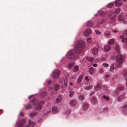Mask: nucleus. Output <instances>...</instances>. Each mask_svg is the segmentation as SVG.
Wrapping results in <instances>:
<instances>
[{
	"mask_svg": "<svg viewBox=\"0 0 127 127\" xmlns=\"http://www.w3.org/2000/svg\"><path fill=\"white\" fill-rule=\"evenodd\" d=\"M19 114L20 115L22 116H23L24 115V113L22 112H20Z\"/></svg>",
	"mask_w": 127,
	"mask_h": 127,
	"instance_id": "nucleus-45",
	"label": "nucleus"
},
{
	"mask_svg": "<svg viewBox=\"0 0 127 127\" xmlns=\"http://www.w3.org/2000/svg\"><path fill=\"white\" fill-rule=\"evenodd\" d=\"M44 102L42 101H41L38 103L35 108V110H39L41 109L42 108V105L44 104Z\"/></svg>",
	"mask_w": 127,
	"mask_h": 127,
	"instance_id": "nucleus-5",
	"label": "nucleus"
},
{
	"mask_svg": "<svg viewBox=\"0 0 127 127\" xmlns=\"http://www.w3.org/2000/svg\"><path fill=\"white\" fill-rule=\"evenodd\" d=\"M58 111V109L56 107H53L52 108V111L53 113L57 112Z\"/></svg>",
	"mask_w": 127,
	"mask_h": 127,
	"instance_id": "nucleus-16",
	"label": "nucleus"
},
{
	"mask_svg": "<svg viewBox=\"0 0 127 127\" xmlns=\"http://www.w3.org/2000/svg\"><path fill=\"white\" fill-rule=\"evenodd\" d=\"M3 110H0V113H2L3 112Z\"/></svg>",
	"mask_w": 127,
	"mask_h": 127,
	"instance_id": "nucleus-58",
	"label": "nucleus"
},
{
	"mask_svg": "<svg viewBox=\"0 0 127 127\" xmlns=\"http://www.w3.org/2000/svg\"><path fill=\"white\" fill-rule=\"evenodd\" d=\"M61 73L60 71L57 69L55 70L52 72V75L53 78L55 79L58 78Z\"/></svg>",
	"mask_w": 127,
	"mask_h": 127,
	"instance_id": "nucleus-3",
	"label": "nucleus"
},
{
	"mask_svg": "<svg viewBox=\"0 0 127 127\" xmlns=\"http://www.w3.org/2000/svg\"><path fill=\"white\" fill-rule=\"evenodd\" d=\"M125 78H127V70H125L123 74Z\"/></svg>",
	"mask_w": 127,
	"mask_h": 127,
	"instance_id": "nucleus-34",
	"label": "nucleus"
},
{
	"mask_svg": "<svg viewBox=\"0 0 127 127\" xmlns=\"http://www.w3.org/2000/svg\"><path fill=\"white\" fill-rule=\"evenodd\" d=\"M112 32L114 33H116L117 32V30H112Z\"/></svg>",
	"mask_w": 127,
	"mask_h": 127,
	"instance_id": "nucleus-52",
	"label": "nucleus"
},
{
	"mask_svg": "<svg viewBox=\"0 0 127 127\" xmlns=\"http://www.w3.org/2000/svg\"><path fill=\"white\" fill-rule=\"evenodd\" d=\"M92 41V39L91 38H89L87 39V41L88 43H90Z\"/></svg>",
	"mask_w": 127,
	"mask_h": 127,
	"instance_id": "nucleus-39",
	"label": "nucleus"
},
{
	"mask_svg": "<svg viewBox=\"0 0 127 127\" xmlns=\"http://www.w3.org/2000/svg\"><path fill=\"white\" fill-rule=\"evenodd\" d=\"M46 94V91H44L42 92L41 94V96L42 97H43L45 96Z\"/></svg>",
	"mask_w": 127,
	"mask_h": 127,
	"instance_id": "nucleus-33",
	"label": "nucleus"
},
{
	"mask_svg": "<svg viewBox=\"0 0 127 127\" xmlns=\"http://www.w3.org/2000/svg\"><path fill=\"white\" fill-rule=\"evenodd\" d=\"M50 111H51V110H50L49 111H47L45 113L46 114H47V113H49L50 112Z\"/></svg>",
	"mask_w": 127,
	"mask_h": 127,
	"instance_id": "nucleus-55",
	"label": "nucleus"
},
{
	"mask_svg": "<svg viewBox=\"0 0 127 127\" xmlns=\"http://www.w3.org/2000/svg\"><path fill=\"white\" fill-rule=\"evenodd\" d=\"M87 59L90 62H92L94 60V58L92 57H87Z\"/></svg>",
	"mask_w": 127,
	"mask_h": 127,
	"instance_id": "nucleus-27",
	"label": "nucleus"
},
{
	"mask_svg": "<svg viewBox=\"0 0 127 127\" xmlns=\"http://www.w3.org/2000/svg\"><path fill=\"white\" fill-rule=\"evenodd\" d=\"M118 19L119 21H123L124 17L123 16L121 15H119L118 16Z\"/></svg>",
	"mask_w": 127,
	"mask_h": 127,
	"instance_id": "nucleus-18",
	"label": "nucleus"
},
{
	"mask_svg": "<svg viewBox=\"0 0 127 127\" xmlns=\"http://www.w3.org/2000/svg\"><path fill=\"white\" fill-rule=\"evenodd\" d=\"M95 92H92L91 94H90V95H92L94 93H95Z\"/></svg>",
	"mask_w": 127,
	"mask_h": 127,
	"instance_id": "nucleus-59",
	"label": "nucleus"
},
{
	"mask_svg": "<svg viewBox=\"0 0 127 127\" xmlns=\"http://www.w3.org/2000/svg\"><path fill=\"white\" fill-rule=\"evenodd\" d=\"M24 106L25 107V109L26 110H28L31 108L32 106L31 104H29L27 105H24Z\"/></svg>",
	"mask_w": 127,
	"mask_h": 127,
	"instance_id": "nucleus-21",
	"label": "nucleus"
},
{
	"mask_svg": "<svg viewBox=\"0 0 127 127\" xmlns=\"http://www.w3.org/2000/svg\"><path fill=\"white\" fill-rule=\"evenodd\" d=\"M123 1L126 2L127 1V0H122Z\"/></svg>",
	"mask_w": 127,
	"mask_h": 127,
	"instance_id": "nucleus-63",
	"label": "nucleus"
},
{
	"mask_svg": "<svg viewBox=\"0 0 127 127\" xmlns=\"http://www.w3.org/2000/svg\"><path fill=\"white\" fill-rule=\"evenodd\" d=\"M110 49V46L108 45H106L104 47V49L105 52H107Z\"/></svg>",
	"mask_w": 127,
	"mask_h": 127,
	"instance_id": "nucleus-13",
	"label": "nucleus"
},
{
	"mask_svg": "<svg viewBox=\"0 0 127 127\" xmlns=\"http://www.w3.org/2000/svg\"><path fill=\"white\" fill-rule=\"evenodd\" d=\"M25 122V121L24 119H22L20 120L19 123H17V125L18 127H24V124Z\"/></svg>",
	"mask_w": 127,
	"mask_h": 127,
	"instance_id": "nucleus-6",
	"label": "nucleus"
},
{
	"mask_svg": "<svg viewBox=\"0 0 127 127\" xmlns=\"http://www.w3.org/2000/svg\"><path fill=\"white\" fill-rule=\"evenodd\" d=\"M37 114V113L36 112H32L30 113V116L31 117H32L36 116Z\"/></svg>",
	"mask_w": 127,
	"mask_h": 127,
	"instance_id": "nucleus-25",
	"label": "nucleus"
},
{
	"mask_svg": "<svg viewBox=\"0 0 127 127\" xmlns=\"http://www.w3.org/2000/svg\"><path fill=\"white\" fill-rule=\"evenodd\" d=\"M95 32L97 34H100L101 33L98 30H95Z\"/></svg>",
	"mask_w": 127,
	"mask_h": 127,
	"instance_id": "nucleus-43",
	"label": "nucleus"
},
{
	"mask_svg": "<svg viewBox=\"0 0 127 127\" xmlns=\"http://www.w3.org/2000/svg\"><path fill=\"white\" fill-rule=\"evenodd\" d=\"M120 8H119L116 9L115 11V13L116 14H118L120 11Z\"/></svg>",
	"mask_w": 127,
	"mask_h": 127,
	"instance_id": "nucleus-30",
	"label": "nucleus"
},
{
	"mask_svg": "<svg viewBox=\"0 0 127 127\" xmlns=\"http://www.w3.org/2000/svg\"><path fill=\"white\" fill-rule=\"evenodd\" d=\"M88 108V105L87 103H85L84 104L83 108L84 110H86Z\"/></svg>",
	"mask_w": 127,
	"mask_h": 127,
	"instance_id": "nucleus-20",
	"label": "nucleus"
},
{
	"mask_svg": "<svg viewBox=\"0 0 127 127\" xmlns=\"http://www.w3.org/2000/svg\"><path fill=\"white\" fill-rule=\"evenodd\" d=\"M115 49L116 51L119 52L120 50V47L118 45H116L115 47Z\"/></svg>",
	"mask_w": 127,
	"mask_h": 127,
	"instance_id": "nucleus-29",
	"label": "nucleus"
},
{
	"mask_svg": "<svg viewBox=\"0 0 127 127\" xmlns=\"http://www.w3.org/2000/svg\"><path fill=\"white\" fill-rule=\"evenodd\" d=\"M115 4L116 6H120L122 4V2L121 0H116L115 1Z\"/></svg>",
	"mask_w": 127,
	"mask_h": 127,
	"instance_id": "nucleus-7",
	"label": "nucleus"
},
{
	"mask_svg": "<svg viewBox=\"0 0 127 127\" xmlns=\"http://www.w3.org/2000/svg\"><path fill=\"white\" fill-rule=\"evenodd\" d=\"M120 38L122 39V41L123 42H124L126 41L127 40V39L126 38H123V36L122 35H121L120 36Z\"/></svg>",
	"mask_w": 127,
	"mask_h": 127,
	"instance_id": "nucleus-31",
	"label": "nucleus"
},
{
	"mask_svg": "<svg viewBox=\"0 0 127 127\" xmlns=\"http://www.w3.org/2000/svg\"><path fill=\"white\" fill-rule=\"evenodd\" d=\"M92 33V30L90 29H87L84 32V35L86 36H88Z\"/></svg>",
	"mask_w": 127,
	"mask_h": 127,
	"instance_id": "nucleus-4",
	"label": "nucleus"
},
{
	"mask_svg": "<svg viewBox=\"0 0 127 127\" xmlns=\"http://www.w3.org/2000/svg\"><path fill=\"white\" fill-rule=\"evenodd\" d=\"M92 88V86L91 85H90L85 87V89L87 90L90 89Z\"/></svg>",
	"mask_w": 127,
	"mask_h": 127,
	"instance_id": "nucleus-28",
	"label": "nucleus"
},
{
	"mask_svg": "<svg viewBox=\"0 0 127 127\" xmlns=\"http://www.w3.org/2000/svg\"><path fill=\"white\" fill-rule=\"evenodd\" d=\"M103 10L101 9L98 11V13L95 15V16L97 17L98 15H103Z\"/></svg>",
	"mask_w": 127,
	"mask_h": 127,
	"instance_id": "nucleus-9",
	"label": "nucleus"
},
{
	"mask_svg": "<svg viewBox=\"0 0 127 127\" xmlns=\"http://www.w3.org/2000/svg\"><path fill=\"white\" fill-rule=\"evenodd\" d=\"M124 57L120 54L118 55L116 58V61L119 67L121 66L122 63L124 61Z\"/></svg>",
	"mask_w": 127,
	"mask_h": 127,
	"instance_id": "nucleus-2",
	"label": "nucleus"
},
{
	"mask_svg": "<svg viewBox=\"0 0 127 127\" xmlns=\"http://www.w3.org/2000/svg\"><path fill=\"white\" fill-rule=\"evenodd\" d=\"M32 103L33 105H35L38 103V102L37 100L35 99H34L30 101Z\"/></svg>",
	"mask_w": 127,
	"mask_h": 127,
	"instance_id": "nucleus-15",
	"label": "nucleus"
},
{
	"mask_svg": "<svg viewBox=\"0 0 127 127\" xmlns=\"http://www.w3.org/2000/svg\"><path fill=\"white\" fill-rule=\"evenodd\" d=\"M101 88V85L98 84L94 87L95 90L98 91Z\"/></svg>",
	"mask_w": 127,
	"mask_h": 127,
	"instance_id": "nucleus-14",
	"label": "nucleus"
},
{
	"mask_svg": "<svg viewBox=\"0 0 127 127\" xmlns=\"http://www.w3.org/2000/svg\"><path fill=\"white\" fill-rule=\"evenodd\" d=\"M83 77V75H81L78 77V79H82Z\"/></svg>",
	"mask_w": 127,
	"mask_h": 127,
	"instance_id": "nucleus-46",
	"label": "nucleus"
},
{
	"mask_svg": "<svg viewBox=\"0 0 127 127\" xmlns=\"http://www.w3.org/2000/svg\"><path fill=\"white\" fill-rule=\"evenodd\" d=\"M115 68L114 67V65L113 64H112L110 66V70L111 71H113L114 69H115Z\"/></svg>",
	"mask_w": 127,
	"mask_h": 127,
	"instance_id": "nucleus-35",
	"label": "nucleus"
},
{
	"mask_svg": "<svg viewBox=\"0 0 127 127\" xmlns=\"http://www.w3.org/2000/svg\"><path fill=\"white\" fill-rule=\"evenodd\" d=\"M62 98L61 96H58L56 100V103H59L61 101Z\"/></svg>",
	"mask_w": 127,
	"mask_h": 127,
	"instance_id": "nucleus-17",
	"label": "nucleus"
},
{
	"mask_svg": "<svg viewBox=\"0 0 127 127\" xmlns=\"http://www.w3.org/2000/svg\"><path fill=\"white\" fill-rule=\"evenodd\" d=\"M74 93L73 91H71L70 92L69 96L70 97L72 96L74 94Z\"/></svg>",
	"mask_w": 127,
	"mask_h": 127,
	"instance_id": "nucleus-42",
	"label": "nucleus"
},
{
	"mask_svg": "<svg viewBox=\"0 0 127 127\" xmlns=\"http://www.w3.org/2000/svg\"><path fill=\"white\" fill-rule=\"evenodd\" d=\"M81 81V80H77V82L78 83H80Z\"/></svg>",
	"mask_w": 127,
	"mask_h": 127,
	"instance_id": "nucleus-60",
	"label": "nucleus"
},
{
	"mask_svg": "<svg viewBox=\"0 0 127 127\" xmlns=\"http://www.w3.org/2000/svg\"><path fill=\"white\" fill-rule=\"evenodd\" d=\"M118 89H120V90H122V89H123V87H121V88H119Z\"/></svg>",
	"mask_w": 127,
	"mask_h": 127,
	"instance_id": "nucleus-61",
	"label": "nucleus"
},
{
	"mask_svg": "<svg viewBox=\"0 0 127 127\" xmlns=\"http://www.w3.org/2000/svg\"><path fill=\"white\" fill-rule=\"evenodd\" d=\"M76 101L74 100H72L70 102V104L72 106H74L76 104Z\"/></svg>",
	"mask_w": 127,
	"mask_h": 127,
	"instance_id": "nucleus-19",
	"label": "nucleus"
},
{
	"mask_svg": "<svg viewBox=\"0 0 127 127\" xmlns=\"http://www.w3.org/2000/svg\"><path fill=\"white\" fill-rule=\"evenodd\" d=\"M91 101L92 103L93 104H95L97 102V101L96 98L95 97H93L92 98Z\"/></svg>",
	"mask_w": 127,
	"mask_h": 127,
	"instance_id": "nucleus-8",
	"label": "nucleus"
},
{
	"mask_svg": "<svg viewBox=\"0 0 127 127\" xmlns=\"http://www.w3.org/2000/svg\"><path fill=\"white\" fill-rule=\"evenodd\" d=\"M51 80L49 81L48 82V85H49L50 84V83H51Z\"/></svg>",
	"mask_w": 127,
	"mask_h": 127,
	"instance_id": "nucleus-54",
	"label": "nucleus"
},
{
	"mask_svg": "<svg viewBox=\"0 0 127 127\" xmlns=\"http://www.w3.org/2000/svg\"><path fill=\"white\" fill-rule=\"evenodd\" d=\"M33 96V95H31L28 97V99H30Z\"/></svg>",
	"mask_w": 127,
	"mask_h": 127,
	"instance_id": "nucleus-53",
	"label": "nucleus"
},
{
	"mask_svg": "<svg viewBox=\"0 0 127 127\" xmlns=\"http://www.w3.org/2000/svg\"><path fill=\"white\" fill-rule=\"evenodd\" d=\"M86 25L87 27H91L93 26V23L92 21H89L87 22Z\"/></svg>",
	"mask_w": 127,
	"mask_h": 127,
	"instance_id": "nucleus-12",
	"label": "nucleus"
},
{
	"mask_svg": "<svg viewBox=\"0 0 127 127\" xmlns=\"http://www.w3.org/2000/svg\"><path fill=\"white\" fill-rule=\"evenodd\" d=\"M84 96L82 95H81L80 96L79 98L81 100H83L84 99Z\"/></svg>",
	"mask_w": 127,
	"mask_h": 127,
	"instance_id": "nucleus-40",
	"label": "nucleus"
},
{
	"mask_svg": "<svg viewBox=\"0 0 127 127\" xmlns=\"http://www.w3.org/2000/svg\"><path fill=\"white\" fill-rule=\"evenodd\" d=\"M64 85L65 86H66L67 84V80H65L64 81Z\"/></svg>",
	"mask_w": 127,
	"mask_h": 127,
	"instance_id": "nucleus-44",
	"label": "nucleus"
},
{
	"mask_svg": "<svg viewBox=\"0 0 127 127\" xmlns=\"http://www.w3.org/2000/svg\"><path fill=\"white\" fill-rule=\"evenodd\" d=\"M84 43L82 40L78 41L75 47V50H70L67 53V57L68 58L73 59L75 56V52L79 53L82 51L83 48L84 47Z\"/></svg>",
	"mask_w": 127,
	"mask_h": 127,
	"instance_id": "nucleus-1",
	"label": "nucleus"
},
{
	"mask_svg": "<svg viewBox=\"0 0 127 127\" xmlns=\"http://www.w3.org/2000/svg\"><path fill=\"white\" fill-rule=\"evenodd\" d=\"M89 72L90 74H93L94 73V70L93 67H91L89 69Z\"/></svg>",
	"mask_w": 127,
	"mask_h": 127,
	"instance_id": "nucleus-23",
	"label": "nucleus"
},
{
	"mask_svg": "<svg viewBox=\"0 0 127 127\" xmlns=\"http://www.w3.org/2000/svg\"><path fill=\"white\" fill-rule=\"evenodd\" d=\"M107 89V88L106 86H104V90L105 91H106Z\"/></svg>",
	"mask_w": 127,
	"mask_h": 127,
	"instance_id": "nucleus-51",
	"label": "nucleus"
},
{
	"mask_svg": "<svg viewBox=\"0 0 127 127\" xmlns=\"http://www.w3.org/2000/svg\"><path fill=\"white\" fill-rule=\"evenodd\" d=\"M70 85H72V83H70Z\"/></svg>",
	"mask_w": 127,
	"mask_h": 127,
	"instance_id": "nucleus-64",
	"label": "nucleus"
},
{
	"mask_svg": "<svg viewBox=\"0 0 127 127\" xmlns=\"http://www.w3.org/2000/svg\"><path fill=\"white\" fill-rule=\"evenodd\" d=\"M79 69V67L77 66H76L74 68L73 71L74 72H77L78 70Z\"/></svg>",
	"mask_w": 127,
	"mask_h": 127,
	"instance_id": "nucleus-26",
	"label": "nucleus"
},
{
	"mask_svg": "<svg viewBox=\"0 0 127 127\" xmlns=\"http://www.w3.org/2000/svg\"><path fill=\"white\" fill-rule=\"evenodd\" d=\"M105 77L106 79H107L109 77V75L108 74H106Z\"/></svg>",
	"mask_w": 127,
	"mask_h": 127,
	"instance_id": "nucleus-48",
	"label": "nucleus"
},
{
	"mask_svg": "<svg viewBox=\"0 0 127 127\" xmlns=\"http://www.w3.org/2000/svg\"><path fill=\"white\" fill-rule=\"evenodd\" d=\"M74 65V63L73 62H72L70 63L68 66V67L69 68H70L72 67Z\"/></svg>",
	"mask_w": 127,
	"mask_h": 127,
	"instance_id": "nucleus-22",
	"label": "nucleus"
},
{
	"mask_svg": "<svg viewBox=\"0 0 127 127\" xmlns=\"http://www.w3.org/2000/svg\"><path fill=\"white\" fill-rule=\"evenodd\" d=\"M52 87H49L48 88V90L49 91H50L52 89Z\"/></svg>",
	"mask_w": 127,
	"mask_h": 127,
	"instance_id": "nucleus-57",
	"label": "nucleus"
},
{
	"mask_svg": "<svg viewBox=\"0 0 127 127\" xmlns=\"http://www.w3.org/2000/svg\"><path fill=\"white\" fill-rule=\"evenodd\" d=\"M93 66L95 67H96L97 66V64H93Z\"/></svg>",
	"mask_w": 127,
	"mask_h": 127,
	"instance_id": "nucleus-50",
	"label": "nucleus"
},
{
	"mask_svg": "<svg viewBox=\"0 0 127 127\" xmlns=\"http://www.w3.org/2000/svg\"><path fill=\"white\" fill-rule=\"evenodd\" d=\"M109 66L108 64L106 63H104V67H107Z\"/></svg>",
	"mask_w": 127,
	"mask_h": 127,
	"instance_id": "nucleus-41",
	"label": "nucleus"
},
{
	"mask_svg": "<svg viewBox=\"0 0 127 127\" xmlns=\"http://www.w3.org/2000/svg\"><path fill=\"white\" fill-rule=\"evenodd\" d=\"M92 52L93 55H95L98 52V49L96 48H94L92 50Z\"/></svg>",
	"mask_w": 127,
	"mask_h": 127,
	"instance_id": "nucleus-11",
	"label": "nucleus"
},
{
	"mask_svg": "<svg viewBox=\"0 0 127 127\" xmlns=\"http://www.w3.org/2000/svg\"><path fill=\"white\" fill-rule=\"evenodd\" d=\"M113 12H111L110 13L109 15V17H110L113 14Z\"/></svg>",
	"mask_w": 127,
	"mask_h": 127,
	"instance_id": "nucleus-49",
	"label": "nucleus"
},
{
	"mask_svg": "<svg viewBox=\"0 0 127 127\" xmlns=\"http://www.w3.org/2000/svg\"><path fill=\"white\" fill-rule=\"evenodd\" d=\"M59 87V86L57 84H56L54 86V89L56 90H58Z\"/></svg>",
	"mask_w": 127,
	"mask_h": 127,
	"instance_id": "nucleus-36",
	"label": "nucleus"
},
{
	"mask_svg": "<svg viewBox=\"0 0 127 127\" xmlns=\"http://www.w3.org/2000/svg\"><path fill=\"white\" fill-rule=\"evenodd\" d=\"M105 100L106 101L109 100V97L107 96L104 95V100Z\"/></svg>",
	"mask_w": 127,
	"mask_h": 127,
	"instance_id": "nucleus-37",
	"label": "nucleus"
},
{
	"mask_svg": "<svg viewBox=\"0 0 127 127\" xmlns=\"http://www.w3.org/2000/svg\"><path fill=\"white\" fill-rule=\"evenodd\" d=\"M114 39H111L108 41V43L109 44H111L114 43Z\"/></svg>",
	"mask_w": 127,
	"mask_h": 127,
	"instance_id": "nucleus-24",
	"label": "nucleus"
},
{
	"mask_svg": "<svg viewBox=\"0 0 127 127\" xmlns=\"http://www.w3.org/2000/svg\"><path fill=\"white\" fill-rule=\"evenodd\" d=\"M116 17V15H114L112 17L110 18V19L114 21Z\"/></svg>",
	"mask_w": 127,
	"mask_h": 127,
	"instance_id": "nucleus-38",
	"label": "nucleus"
},
{
	"mask_svg": "<svg viewBox=\"0 0 127 127\" xmlns=\"http://www.w3.org/2000/svg\"><path fill=\"white\" fill-rule=\"evenodd\" d=\"M114 4L112 3H111L109 4H108L107 5V7L108 8H110L112 7H113L114 6Z\"/></svg>",
	"mask_w": 127,
	"mask_h": 127,
	"instance_id": "nucleus-32",
	"label": "nucleus"
},
{
	"mask_svg": "<svg viewBox=\"0 0 127 127\" xmlns=\"http://www.w3.org/2000/svg\"><path fill=\"white\" fill-rule=\"evenodd\" d=\"M89 79V77L88 76H86L85 77V79L86 80V79Z\"/></svg>",
	"mask_w": 127,
	"mask_h": 127,
	"instance_id": "nucleus-56",
	"label": "nucleus"
},
{
	"mask_svg": "<svg viewBox=\"0 0 127 127\" xmlns=\"http://www.w3.org/2000/svg\"><path fill=\"white\" fill-rule=\"evenodd\" d=\"M35 124V123L33 122H32V123L31 126H32L31 127H34L33 126Z\"/></svg>",
	"mask_w": 127,
	"mask_h": 127,
	"instance_id": "nucleus-47",
	"label": "nucleus"
},
{
	"mask_svg": "<svg viewBox=\"0 0 127 127\" xmlns=\"http://www.w3.org/2000/svg\"><path fill=\"white\" fill-rule=\"evenodd\" d=\"M106 110H107L108 109L107 108H105L104 109V110H106Z\"/></svg>",
	"mask_w": 127,
	"mask_h": 127,
	"instance_id": "nucleus-62",
	"label": "nucleus"
},
{
	"mask_svg": "<svg viewBox=\"0 0 127 127\" xmlns=\"http://www.w3.org/2000/svg\"><path fill=\"white\" fill-rule=\"evenodd\" d=\"M104 35L107 38L110 37L111 36L110 32L108 31H106L105 32Z\"/></svg>",
	"mask_w": 127,
	"mask_h": 127,
	"instance_id": "nucleus-10",
	"label": "nucleus"
}]
</instances>
